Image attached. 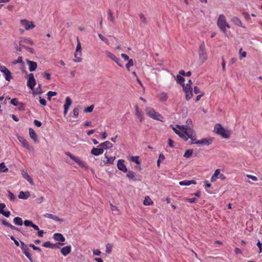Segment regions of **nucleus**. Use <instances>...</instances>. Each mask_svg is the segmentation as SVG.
<instances>
[{
	"instance_id": "f257e3e1",
	"label": "nucleus",
	"mask_w": 262,
	"mask_h": 262,
	"mask_svg": "<svg viewBox=\"0 0 262 262\" xmlns=\"http://www.w3.org/2000/svg\"><path fill=\"white\" fill-rule=\"evenodd\" d=\"M217 26L220 30L225 35H227V29H230V26L227 22L224 14H220L217 20Z\"/></svg>"
},
{
	"instance_id": "f03ea898",
	"label": "nucleus",
	"mask_w": 262,
	"mask_h": 262,
	"mask_svg": "<svg viewBox=\"0 0 262 262\" xmlns=\"http://www.w3.org/2000/svg\"><path fill=\"white\" fill-rule=\"evenodd\" d=\"M214 132L225 139L229 138L231 135V132L229 130H226L225 128L219 123L215 125Z\"/></svg>"
},
{
	"instance_id": "7ed1b4c3",
	"label": "nucleus",
	"mask_w": 262,
	"mask_h": 262,
	"mask_svg": "<svg viewBox=\"0 0 262 262\" xmlns=\"http://www.w3.org/2000/svg\"><path fill=\"white\" fill-rule=\"evenodd\" d=\"M146 114L151 118L162 121L163 118L162 116L158 112H156L153 108L151 107H146L145 108Z\"/></svg>"
},
{
	"instance_id": "20e7f679",
	"label": "nucleus",
	"mask_w": 262,
	"mask_h": 262,
	"mask_svg": "<svg viewBox=\"0 0 262 262\" xmlns=\"http://www.w3.org/2000/svg\"><path fill=\"white\" fill-rule=\"evenodd\" d=\"M199 61L202 64L207 59L208 56L206 51V47L204 42H203L199 47Z\"/></svg>"
},
{
	"instance_id": "39448f33",
	"label": "nucleus",
	"mask_w": 262,
	"mask_h": 262,
	"mask_svg": "<svg viewBox=\"0 0 262 262\" xmlns=\"http://www.w3.org/2000/svg\"><path fill=\"white\" fill-rule=\"evenodd\" d=\"M20 244L22 252L26 255V256L28 258L30 262H34L32 255L30 253V250L28 247L29 246H27L23 242L21 241L20 242Z\"/></svg>"
},
{
	"instance_id": "423d86ee",
	"label": "nucleus",
	"mask_w": 262,
	"mask_h": 262,
	"mask_svg": "<svg viewBox=\"0 0 262 262\" xmlns=\"http://www.w3.org/2000/svg\"><path fill=\"white\" fill-rule=\"evenodd\" d=\"M66 155L67 156H69L71 159L74 160L81 167L85 169H88V166L79 157L75 156L71 154L70 152H67Z\"/></svg>"
},
{
	"instance_id": "0eeeda50",
	"label": "nucleus",
	"mask_w": 262,
	"mask_h": 262,
	"mask_svg": "<svg viewBox=\"0 0 262 262\" xmlns=\"http://www.w3.org/2000/svg\"><path fill=\"white\" fill-rule=\"evenodd\" d=\"M226 178V176L223 173H221L220 169H217L215 170L213 174L210 179L211 182H214L217 179H220L222 180H224Z\"/></svg>"
},
{
	"instance_id": "6e6552de",
	"label": "nucleus",
	"mask_w": 262,
	"mask_h": 262,
	"mask_svg": "<svg viewBox=\"0 0 262 262\" xmlns=\"http://www.w3.org/2000/svg\"><path fill=\"white\" fill-rule=\"evenodd\" d=\"M0 72L3 73L7 81H9L12 78L11 73L5 66H0Z\"/></svg>"
},
{
	"instance_id": "1a4fd4ad",
	"label": "nucleus",
	"mask_w": 262,
	"mask_h": 262,
	"mask_svg": "<svg viewBox=\"0 0 262 262\" xmlns=\"http://www.w3.org/2000/svg\"><path fill=\"white\" fill-rule=\"evenodd\" d=\"M2 224L4 225H5L6 227H8L9 228H10L12 230L20 232L23 234V235H24L25 236H28V233L27 232H26L25 231L20 230V229H19L18 228H17V227H16L11 225V224L9 223L5 220H2Z\"/></svg>"
},
{
	"instance_id": "9d476101",
	"label": "nucleus",
	"mask_w": 262,
	"mask_h": 262,
	"mask_svg": "<svg viewBox=\"0 0 262 262\" xmlns=\"http://www.w3.org/2000/svg\"><path fill=\"white\" fill-rule=\"evenodd\" d=\"M20 24L21 26H23L27 30L32 29L35 27V25L32 21H30L26 19H21Z\"/></svg>"
},
{
	"instance_id": "9b49d317",
	"label": "nucleus",
	"mask_w": 262,
	"mask_h": 262,
	"mask_svg": "<svg viewBox=\"0 0 262 262\" xmlns=\"http://www.w3.org/2000/svg\"><path fill=\"white\" fill-rule=\"evenodd\" d=\"M17 139L20 142L22 146L29 151L33 150V148L31 146L28 141L22 137H18Z\"/></svg>"
},
{
	"instance_id": "f8f14e48",
	"label": "nucleus",
	"mask_w": 262,
	"mask_h": 262,
	"mask_svg": "<svg viewBox=\"0 0 262 262\" xmlns=\"http://www.w3.org/2000/svg\"><path fill=\"white\" fill-rule=\"evenodd\" d=\"M36 84V80L33 73H30L28 75V79L27 81V85L31 89L33 90Z\"/></svg>"
},
{
	"instance_id": "ddd939ff",
	"label": "nucleus",
	"mask_w": 262,
	"mask_h": 262,
	"mask_svg": "<svg viewBox=\"0 0 262 262\" xmlns=\"http://www.w3.org/2000/svg\"><path fill=\"white\" fill-rule=\"evenodd\" d=\"M105 53L106 56L108 58H110L112 60L115 61L119 66H120L121 67H122V65L121 63H120V62H119V61H120L119 58H118L115 55H114V54H113L112 53L108 51H105Z\"/></svg>"
},
{
	"instance_id": "4468645a",
	"label": "nucleus",
	"mask_w": 262,
	"mask_h": 262,
	"mask_svg": "<svg viewBox=\"0 0 262 262\" xmlns=\"http://www.w3.org/2000/svg\"><path fill=\"white\" fill-rule=\"evenodd\" d=\"M72 100L71 98L68 96L66 98L65 103L63 105L64 111H63V115L66 116L67 114L68 111L69 109L70 106L72 104Z\"/></svg>"
},
{
	"instance_id": "2eb2a0df",
	"label": "nucleus",
	"mask_w": 262,
	"mask_h": 262,
	"mask_svg": "<svg viewBox=\"0 0 262 262\" xmlns=\"http://www.w3.org/2000/svg\"><path fill=\"white\" fill-rule=\"evenodd\" d=\"M124 160L122 159L118 160L117 162V167L120 170L123 172H127V169L124 164Z\"/></svg>"
},
{
	"instance_id": "dca6fc26",
	"label": "nucleus",
	"mask_w": 262,
	"mask_h": 262,
	"mask_svg": "<svg viewBox=\"0 0 262 262\" xmlns=\"http://www.w3.org/2000/svg\"><path fill=\"white\" fill-rule=\"evenodd\" d=\"M27 63L29 66V70L30 72H33L37 69V64L36 62L27 59Z\"/></svg>"
},
{
	"instance_id": "f3484780",
	"label": "nucleus",
	"mask_w": 262,
	"mask_h": 262,
	"mask_svg": "<svg viewBox=\"0 0 262 262\" xmlns=\"http://www.w3.org/2000/svg\"><path fill=\"white\" fill-rule=\"evenodd\" d=\"M212 143V140L211 139H203L200 140H197L193 143H191V144H203L206 145H209Z\"/></svg>"
},
{
	"instance_id": "a211bd4d",
	"label": "nucleus",
	"mask_w": 262,
	"mask_h": 262,
	"mask_svg": "<svg viewBox=\"0 0 262 262\" xmlns=\"http://www.w3.org/2000/svg\"><path fill=\"white\" fill-rule=\"evenodd\" d=\"M135 114L141 122L143 120V114L141 110H140L139 107L137 105L135 106Z\"/></svg>"
},
{
	"instance_id": "6ab92c4d",
	"label": "nucleus",
	"mask_w": 262,
	"mask_h": 262,
	"mask_svg": "<svg viewBox=\"0 0 262 262\" xmlns=\"http://www.w3.org/2000/svg\"><path fill=\"white\" fill-rule=\"evenodd\" d=\"M21 174L24 179H25L31 185H34V182L32 178L28 174V172L23 170Z\"/></svg>"
},
{
	"instance_id": "aec40b11",
	"label": "nucleus",
	"mask_w": 262,
	"mask_h": 262,
	"mask_svg": "<svg viewBox=\"0 0 262 262\" xmlns=\"http://www.w3.org/2000/svg\"><path fill=\"white\" fill-rule=\"evenodd\" d=\"M71 250L72 247L71 246H66L61 249L60 252L63 256H66L71 253Z\"/></svg>"
},
{
	"instance_id": "412c9836",
	"label": "nucleus",
	"mask_w": 262,
	"mask_h": 262,
	"mask_svg": "<svg viewBox=\"0 0 262 262\" xmlns=\"http://www.w3.org/2000/svg\"><path fill=\"white\" fill-rule=\"evenodd\" d=\"M113 146V144L110 141H105L99 145V147L104 149H107L111 148Z\"/></svg>"
},
{
	"instance_id": "4be33fe9",
	"label": "nucleus",
	"mask_w": 262,
	"mask_h": 262,
	"mask_svg": "<svg viewBox=\"0 0 262 262\" xmlns=\"http://www.w3.org/2000/svg\"><path fill=\"white\" fill-rule=\"evenodd\" d=\"M186 135H187L189 138L191 139L192 141H193L194 142L197 141L196 135L192 129L189 128L187 132L186 133Z\"/></svg>"
},
{
	"instance_id": "5701e85b",
	"label": "nucleus",
	"mask_w": 262,
	"mask_h": 262,
	"mask_svg": "<svg viewBox=\"0 0 262 262\" xmlns=\"http://www.w3.org/2000/svg\"><path fill=\"white\" fill-rule=\"evenodd\" d=\"M24 225L27 227H32L35 230H39V227L37 225L33 223L31 221L26 220L24 222Z\"/></svg>"
},
{
	"instance_id": "b1692460",
	"label": "nucleus",
	"mask_w": 262,
	"mask_h": 262,
	"mask_svg": "<svg viewBox=\"0 0 262 262\" xmlns=\"http://www.w3.org/2000/svg\"><path fill=\"white\" fill-rule=\"evenodd\" d=\"M44 216L48 219H52L56 222H62L63 221L62 219L59 218L57 216L50 213H46L44 214Z\"/></svg>"
},
{
	"instance_id": "393cba45",
	"label": "nucleus",
	"mask_w": 262,
	"mask_h": 262,
	"mask_svg": "<svg viewBox=\"0 0 262 262\" xmlns=\"http://www.w3.org/2000/svg\"><path fill=\"white\" fill-rule=\"evenodd\" d=\"M53 238L55 241L63 242L66 239L63 235L61 233H56L53 235Z\"/></svg>"
},
{
	"instance_id": "a878e982",
	"label": "nucleus",
	"mask_w": 262,
	"mask_h": 262,
	"mask_svg": "<svg viewBox=\"0 0 262 262\" xmlns=\"http://www.w3.org/2000/svg\"><path fill=\"white\" fill-rule=\"evenodd\" d=\"M103 153V150L102 148H93L91 150V154L94 156H97Z\"/></svg>"
},
{
	"instance_id": "bb28decb",
	"label": "nucleus",
	"mask_w": 262,
	"mask_h": 262,
	"mask_svg": "<svg viewBox=\"0 0 262 262\" xmlns=\"http://www.w3.org/2000/svg\"><path fill=\"white\" fill-rule=\"evenodd\" d=\"M231 21L235 25L245 28L241 20L237 17H233L231 18Z\"/></svg>"
},
{
	"instance_id": "cd10ccee",
	"label": "nucleus",
	"mask_w": 262,
	"mask_h": 262,
	"mask_svg": "<svg viewBox=\"0 0 262 262\" xmlns=\"http://www.w3.org/2000/svg\"><path fill=\"white\" fill-rule=\"evenodd\" d=\"M159 100L161 102H165L168 99V95L165 92H162L158 95Z\"/></svg>"
},
{
	"instance_id": "c85d7f7f",
	"label": "nucleus",
	"mask_w": 262,
	"mask_h": 262,
	"mask_svg": "<svg viewBox=\"0 0 262 262\" xmlns=\"http://www.w3.org/2000/svg\"><path fill=\"white\" fill-rule=\"evenodd\" d=\"M179 184L181 186H189L191 184H196V182L194 180H184L179 182Z\"/></svg>"
},
{
	"instance_id": "c756f323",
	"label": "nucleus",
	"mask_w": 262,
	"mask_h": 262,
	"mask_svg": "<svg viewBox=\"0 0 262 262\" xmlns=\"http://www.w3.org/2000/svg\"><path fill=\"white\" fill-rule=\"evenodd\" d=\"M30 195V192L29 191L24 192L20 191L18 194V198L20 199H27Z\"/></svg>"
},
{
	"instance_id": "7c9ffc66",
	"label": "nucleus",
	"mask_w": 262,
	"mask_h": 262,
	"mask_svg": "<svg viewBox=\"0 0 262 262\" xmlns=\"http://www.w3.org/2000/svg\"><path fill=\"white\" fill-rule=\"evenodd\" d=\"M29 135L30 138L33 139L35 142L37 141V136L34 130L31 128H29Z\"/></svg>"
},
{
	"instance_id": "2f4dec72",
	"label": "nucleus",
	"mask_w": 262,
	"mask_h": 262,
	"mask_svg": "<svg viewBox=\"0 0 262 262\" xmlns=\"http://www.w3.org/2000/svg\"><path fill=\"white\" fill-rule=\"evenodd\" d=\"M13 222L15 225L18 226H21L23 224V220L20 217H15V218H14Z\"/></svg>"
},
{
	"instance_id": "473e14b6",
	"label": "nucleus",
	"mask_w": 262,
	"mask_h": 262,
	"mask_svg": "<svg viewBox=\"0 0 262 262\" xmlns=\"http://www.w3.org/2000/svg\"><path fill=\"white\" fill-rule=\"evenodd\" d=\"M154 204L153 201L149 196H146L143 201V204L145 206L151 205Z\"/></svg>"
},
{
	"instance_id": "72a5a7b5",
	"label": "nucleus",
	"mask_w": 262,
	"mask_h": 262,
	"mask_svg": "<svg viewBox=\"0 0 262 262\" xmlns=\"http://www.w3.org/2000/svg\"><path fill=\"white\" fill-rule=\"evenodd\" d=\"M105 156L107 159L106 161L104 162L105 164H112L113 163L114 160H115V157H108L106 154L105 155Z\"/></svg>"
},
{
	"instance_id": "f704fd0d",
	"label": "nucleus",
	"mask_w": 262,
	"mask_h": 262,
	"mask_svg": "<svg viewBox=\"0 0 262 262\" xmlns=\"http://www.w3.org/2000/svg\"><path fill=\"white\" fill-rule=\"evenodd\" d=\"M80 106H77L75 108H74L73 112V115L75 118H77L79 116V112L80 109Z\"/></svg>"
},
{
	"instance_id": "c9c22d12",
	"label": "nucleus",
	"mask_w": 262,
	"mask_h": 262,
	"mask_svg": "<svg viewBox=\"0 0 262 262\" xmlns=\"http://www.w3.org/2000/svg\"><path fill=\"white\" fill-rule=\"evenodd\" d=\"M8 171V168L6 166L5 163L2 162L0 163V172H7Z\"/></svg>"
},
{
	"instance_id": "e433bc0d",
	"label": "nucleus",
	"mask_w": 262,
	"mask_h": 262,
	"mask_svg": "<svg viewBox=\"0 0 262 262\" xmlns=\"http://www.w3.org/2000/svg\"><path fill=\"white\" fill-rule=\"evenodd\" d=\"M57 95V92L53 91H49L47 93V98L48 100H51V98L53 96H56Z\"/></svg>"
},
{
	"instance_id": "4c0bfd02",
	"label": "nucleus",
	"mask_w": 262,
	"mask_h": 262,
	"mask_svg": "<svg viewBox=\"0 0 262 262\" xmlns=\"http://www.w3.org/2000/svg\"><path fill=\"white\" fill-rule=\"evenodd\" d=\"M192 154H193L192 149H188L185 151V152L184 155V157L186 158H189L192 156Z\"/></svg>"
},
{
	"instance_id": "58836bf2",
	"label": "nucleus",
	"mask_w": 262,
	"mask_h": 262,
	"mask_svg": "<svg viewBox=\"0 0 262 262\" xmlns=\"http://www.w3.org/2000/svg\"><path fill=\"white\" fill-rule=\"evenodd\" d=\"M192 90L185 92V94H186V99L187 100L190 99L192 97L193 94H192Z\"/></svg>"
},
{
	"instance_id": "ea45409f",
	"label": "nucleus",
	"mask_w": 262,
	"mask_h": 262,
	"mask_svg": "<svg viewBox=\"0 0 262 262\" xmlns=\"http://www.w3.org/2000/svg\"><path fill=\"white\" fill-rule=\"evenodd\" d=\"M177 127L179 128V129L180 130L182 131V133L184 134H186L189 129V128H188L187 127H185L183 125H182V126L177 125Z\"/></svg>"
},
{
	"instance_id": "a19ab883",
	"label": "nucleus",
	"mask_w": 262,
	"mask_h": 262,
	"mask_svg": "<svg viewBox=\"0 0 262 262\" xmlns=\"http://www.w3.org/2000/svg\"><path fill=\"white\" fill-rule=\"evenodd\" d=\"M139 17H140L141 21L144 24H147V19L145 17V16H144V15L142 13H141L139 14Z\"/></svg>"
},
{
	"instance_id": "79ce46f5",
	"label": "nucleus",
	"mask_w": 262,
	"mask_h": 262,
	"mask_svg": "<svg viewBox=\"0 0 262 262\" xmlns=\"http://www.w3.org/2000/svg\"><path fill=\"white\" fill-rule=\"evenodd\" d=\"M75 57L76 58L74 60L75 62H79L81 61L80 56H79V52H76L75 53Z\"/></svg>"
},
{
	"instance_id": "37998d69",
	"label": "nucleus",
	"mask_w": 262,
	"mask_h": 262,
	"mask_svg": "<svg viewBox=\"0 0 262 262\" xmlns=\"http://www.w3.org/2000/svg\"><path fill=\"white\" fill-rule=\"evenodd\" d=\"M112 245L110 243H108L106 245V252L107 253H110L112 250Z\"/></svg>"
},
{
	"instance_id": "c03bdc74",
	"label": "nucleus",
	"mask_w": 262,
	"mask_h": 262,
	"mask_svg": "<svg viewBox=\"0 0 262 262\" xmlns=\"http://www.w3.org/2000/svg\"><path fill=\"white\" fill-rule=\"evenodd\" d=\"M183 88L184 92L192 90V86L190 85V84H186L185 85H183Z\"/></svg>"
},
{
	"instance_id": "a18cd8bd",
	"label": "nucleus",
	"mask_w": 262,
	"mask_h": 262,
	"mask_svg": "<svg viewBox=\"0 0 262 262\" xmlns=\"http://www.w3.org/2000/svg\"><path fill=\"white\" fill-rule=\"evenodd\" d=\"M23 63V57L21 56H18L16 60H14L12 61L13 64H16L17 63Z\"/></svg>"
},
{
	"instance_id": "49530a36",
	"label": "nucleus",
	"mask_w": 262,
	"mask_h": 262,
	"mask_svg": "<svg viewBox=\"0 0 262 262\" xmlns=\"http://www.w3.org/2000/svg\"><path fill=\"white\" fill-rule=\"evenodd\" d=\"M108 19L109 20H110L112 23H114L115 22V17L113 16V12L111 10H109L108 12Z\"/></svg>"
},
{
	"instance_id": "de8ad7c7",
	"label": "nucleus",
	"mask_w": 262,
	"mask_h": 262,
	"mask_svg": "<svg viewBox=\"0 0 262 262\" xmlns=\"http://www.w3.org/2000/svg\"><path fill=\"white\" fill-rule=\"evenodd\" d=\"M134 65V61L132 59H130L128 60V63L126 64V68L127 69L128 71H130L129 68L130 67L133 66Z\"/></svg>"
},
{
	"instance_id": "09e8293b",
	"label": "nucleus",
	"mask_w": 262,
	"mask_h": 262,
	"mask_svg": "<svg viewBox=\"0 0 262 262\" xmlns=\"http://www.w3.org/2000/svg\"><path fill=\"white\" fill-rule=\"evenodd\" d=\"M77 42H77V45L76 47V51L79 52V56H81V46L80 42L79 40H78V39H77Z\"/></svg>"
},
{
	"instance_id": "8fccbe9b",
	"label": "nucleus",
	"mask_w": 262,
	"mask_h": 262,
	"mask_svg": "<svg viewBox=\"0 0 262 262\" xmlns=\"http://www.w3.org/2000/svg\"><path fill=\"white\" fill-rule=\"evenodd\" d=\"M177 81L178 83L182 84L184 82L185 79L181 75H178L177 76Z\"/></svg>"
},
{
	"instance_id": "3c124183",
	"label": "nucleus",
	"mask_w": 262,
	"mask_h": 262,
	"mask_svg": "<svg viewBox=\"0 0 262 262\" xmlns=\"http://www.w3.org/2000/svg\"><path fill=\"white\" fill-rule=\"evenodd\" d=\"M172 129L174 132V133L178 135L180 137H185V134H183V133L180 132V130L177 129L176 128L173 127Z\"/></svg>"
},
{
	"instance_id": "603ef678",
	"label": "nucleus",
	"mask_w": 262,
	"mask_h": 262,
	"mask_svg": "<svg viewBox=\"0 0 262 262\" xmlns=\"http://www.w3.org/2000/svg\"><path fill=\"white\" fill-rule=\"evenodd\" d=\"M165 159L164 155L163 154H160L159 156V159L157 161V165L158 166H160V162L163 161Z\"/></svg>"
},
{
	"instance_id": "864d4df0",
	"label": "nucleus",
	"mask_w": 262,
	"mask_h": 262,
	"mask_svg": "<svg viewBox=\"0 0 262 262\" xmlns=\"http://www.w3.org/2000/svg\"><path fill=\"white\" fill-rule=\"evenodd\" d=\"M239 53L240 55L239 58L241 59L246 57L247 53L245 51H243L242 48L240 49Z\"/></svg>"
},
{
	"instance_id": "5fc2aeb1",
	"label": "nucleus",
	"mask_w": 262,
	"mask_h": 262,
	"mask_svg": "<svg viewBox=\"0 0 262 262\" xmlns=\"http://www.w3.org/2000/svg\"><path fill=\"white\" fill-rule=\"evenodd\" d=\"M94 108V105H91V106L85 108L84 110V113H91L93 111Z\"/></svg>"
},
{
	"instance_id": "6e6d98bb",
	"label": "nucleus",
	"mask_w": 262,
	"mask_h": 262,
	"mask_svg": "<svg viewBox=\"0 0 262 262\" xmlns=\"http://www.w3.org/2000/svg\"><path fill=\"white\" fill-rule=\"evenodd\" d=\"M127 177L130 179H134L135 178V173L132 171H129L127 174Z\"/></svg>"
},
{
	"instance_id": "4d7b16f0",
	"label": "nucleus",
	"mask_w": 262,
	"mask_h": 262,
	"mask_svg": "<svg viewBox=\"0 0 262 262\" xmlns=\"http://www.w3.org/2000/svg\"><path fill=\"white\" fill-rule=\"evenodd\" d=\"M63 245V243H56V244H52V249H54V248L60 249V246H62Z\"/></svg>"
},
{
	"instance_id": "13d9d810",
	"label": "nucleus",
	"mask_w": 262,
	"mask_h": 262,
	"mask_svg": "<svg viewBox=\"0 0 262 262\" xmlns=\"http://www.w3.org/2000/svg\"><path fill=\"white\" fill-rule=\"evenodd\" d=\"M139 157L138 156H133L131 157L130 161L134 162L137 164H139V161L138 160Z\"/></svg>"
},
{
	"instance_id": "bf43d9fd",
	"label": "nucleus",
	"mask_w": 262,
	"mask_h": 262,
	"mask_svg": "<svg viewBox=\"0 0 262 262\" xmlns=\"http://www.w3.org/2000/svg\"><path fill=\"white\" fill-rule=\"evenodd\" d=\"M42 246L46 248H50L52 249V244L50 242H45Z\"/></svg>"
},
{
	"instance_id": "052dcab7",
	"label": "nucleus",
	"mask_w": 262,
	"mask_h": 262,
	"mask_svg": "<svg viewBox=\"0 0 262 262\" xmlns=\"http://www.w3.org/2000/svg\"><path fill=\"white\" fill-rule=\"evenodd\" d=\"M29 246L30 247H31L32 248H33V250H36V251H38L39 252H40L41 250V249L38 247H36L35 246L34 244H30L29 245Z\"/></svg>"
},
{
	"instance_id": "680f3d73",
	"label": "nucleus",
	"mask_w": 262,
	"mask_h": 262,
	"mask_svg": "<svg viewBox=\"0 0 262 262\" xmlns=\"http://www.w3.org/2000/svg\"><path fill=\"white\" fill-rule=\"evenodd\" d=\"M243 16L244 17L245 19L246 20L250 19V16L249 13L247 12H243L242 13Z\"/></svg>"
},
{
	"instance_id": "e2e57ef3",
	"label": "nucleus",
	"mask_w": 262,
	"mask_h": 262,
	"mask_svg": "<svg viewBox=\"0 0 262 262\" xmlns=\"http://www.w3.org/2000/svg\"><path fill=\"white\" fill-rule=\"evenodd\" d=\"M11 103L14 106H17L18 104V101L17 98H13L11 100Z\"/></svg>"
},
{
	"instance_id": "0e129e2a",
	"label": "nucleus",
	"mask_w": 262,
	"mask_h": 262,
	"mask_svg": "<svg viewBox=\"0 0 262 262\" xmlns=\"http://www.w3.org/2000/svg\"><path fill=\"white\" fill-rule=\"evenodd\" d=\"M8 196L10 198V199L11 201L14 200L15 199V197L14 195L13 194V193L12 192H11L10 190L8 191Z\"/></svg>"
},
{
	"instance_id": "69168bd1",
	"label": "nucleus",
	"mask_w": 262,
	"mask_h": 262,
	"mask_svg": "<svg viewBox=\"0 0 262 262\" xmlns=\"http://www.w3.org/2000/svg\"><path fill=\"white\" fill-rule=\"evenodd\" d=\"M1 212V214H2L4 216H5L6 217H9L11 214L10 211H5L3 210V211Z\"/></svg>"
},
{
	"instance_id": "338daca9",
	"label": "nucleus",
	"mask_w": 262,
	"mask_h": 262,
	"mask_svg": "<svg viewBox=\"0 0 262 262\" xmlns=\"http://www.w3.org/2000/svg\"><path fill=\"white\" fill-rule=\"evenodd\" d=\"M39 102L41 105L43 106H45L47 103L46 99L41 98V97L39 98Z\"/></svg>"
},
{
	"instance_id": "774afa93",
	"label": "nucleus",
	"mask_w": 262,
	"mask_h": 262,
	"mask_svg": "<svg viewBox=\"0 0 262 262\" xmlns=\"http://www.w3.org/2000/svg\"><path fill=\"white\" fill-rule=\"evenodd\" d=\"M247 177H248L249 179H252L254 181H257L258 180V179L256 177L251 175V174H247Z\"/></svg>"
}]
</instances>
